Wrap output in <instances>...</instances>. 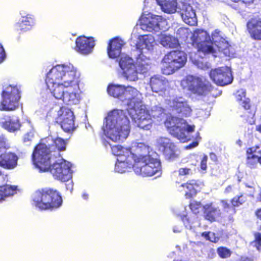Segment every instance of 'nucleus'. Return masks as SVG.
<instances>
[{
    "label": "nucleus",
    "instance_id": "2f4dec72",
    "mask_svg": "<svg viewBox=\"0 0 261 261\" xmlns=\"http://www.w3.org/2000/svg\"><path fill=\"white\" fill-rule=\"evenodd\" d=\"M151 118V116L149 113V110H147L145 108H142V106L140 109L136 111V116L133 118L136 123L142 120H144L146 119H149Z\"/></svg>",
    "mask_w": 261,
    "mask_h": 261
},
{
    "label": "nucleus",
    "instance_id": "c85d7f7f",
    "mask_svg": "<svg viewBox=\"0 0 261 261\" xmlns=\"http://www.w3.org/2000/svg\"><path fill=\"white\" fill-rule=\"evenodd\" d=\"M20 123L18 118L11 116H7L2 122V126L5 129L10 132H14L20 127Z\"/></svg>",
    "mask_w": 261,
    "mask_h": 261
},
{
    "label": "nucleus",
    "instance_id": "f257e3e1",
    "mask_svg": "<svg viewBox=\"0 0 261 261\" xmlns=\"http://www.w3.org/2000/svg\"><path fill=\"white\" fill-rule=\"evenodd\" d=\"M51 150L45 144L39 143L32 153L33 164L40 171H49L54 178L61 182H66L72 178L71 165L65 160L51 165Z\"/></svg>",
    "mask_w": 261,
    "mask_h": 261
},
{
    "label": "nucleus",
    "instance_id": "de8ad7c7",
    "mask_svg": "<svg viewBox=\"0 0 261 261\" xmlns=\"http://www.w3.org/2000/svg\"><path fill=\"white\" fill-rule=\"evenodd\" d=\"M25 23H27L28 26L32 28L35 24L34 16L30 14H28L26 16L22 17V19Z\"/></svg>",
    "mask_w": 261,
    "mask_h": 261
},
{
    "label": "nucleus",
    "instance_id": "f3484780",
    "mask_svg": "<svg viewBox=\"0 0 261 261\" xmlns=\"http://www.w3.org/2000/svg\"><path fill=\"white\" fill-rule=\"evenodd\" d=\"M94 46V40L93 37L81 36L76 39L75 49L81 54L88 55L92 51Z\"/></svg>",
    "mask_w": 261,
    "mask_h": 261
},
{
    "label": "nucleus",
    "instance_id": "5701e85b",
    "mask_svg": "<svg viewBox=\"0 0 261 261\" xmlns=\"http://www.w3.org/2000/svg\"><path fill=\"white\" fill-rule=\"evenodd\" d=\"M124 44L123 40L118 37L111 39L107 46V53L109 57L113 59L119 57Z\"/></svg>",
    "mask_w": 261,
    "mask_h": 261
},
{
    "label": "nucleus",
    "instance_id": "20e7f679",
    "mask_svg": "<svg viewBox=\"0 0 261 261\" xmlns=\"http://www.w3.org/2000/svg\"><path fill=\"white\" fill-rule=\"evenodd\" d=\"M33 204L41 210H53L62 204L60 192L51 188H43L36 190L32 196Z\"/></svg>",
    "mask_w": 261,
    "mask_h": 261
},
{
    "label": "nucleus",
    "instance_id": "9b49d317",
    "mask_svg": "<svg viewBox=\"0 0 261 261\" xmlns=\"http://www.w3.org/2000/svg\"><path fill=\"white\" fill-rule=\"evenodd\" d=\"M166 20L159 15H142L139 19L141 29L148 32L164 31L166 29Z\"/></svg>",
    "mask_w": 261,
    "mask_h": 261
},
{
    "label": "nucleus",
    "instance_id": "0e129e2a",
    "mask_svg": "<svg viewBox=\"0 0 261 261\" xmlns=\"http://www.w3.org/2000/svg\"><path fill=\"white\" fill-rule=\"evenodd\" d=\"M233 189V187L232 185L227 186L224 190V193L226 194H228L232 192Z\"/></svg>",
    "mask_w": 261,
    "mask_h": 261
},
{
    "label": "nucleus",
    "instance_id": "ea45409f",
    "mask_svg": "<svg viewBox=\"0 0 261 261\" xmlns=\"http://www.w3.org/2000/svg\"><path fill=\"white\" fill-rule=\"evenodd\" d=\"M259 155L246 156V165L251 169L255 168L259 163Z\"/></svg>",
    "mask_w": 261,
    "mask_h": 261
},
{
    "label": "nucleus",
    "instance_id": "1a4fd4ad",
    "mask_svg": "<svg viewBox=\"0 0 261 261\" xmlns=\"http://www.w3.org/2000/svg\"><path fill=\"white\" fill-rule=\"evenodd\" d=\"M189 91L198 96H206L213 91L214 87L209 82L205 83L200 77L188 75L184 80Z\"/></svg>",
    "mask_w": 261,
    "mask_h": 261
},
{
    "label": "nucleus",
    "instance_id": "7ed1b4c3",
    "mask_svg": "<svg viewBox=\"0 0 261 261\" xmlns=\"http://www.w3.org/2000/svg\"><path fill=\"white\" fill-rule=\"evenodd\" d=\"M79 76L72 65H57L46 74L45 83H63L66 87L77 86Z\"/></svg>",
    "mask_w": 261,
    "mask_h": 261
},
{
    "label": "nucleus",
    "instance_id": "e2e57ef3",
    "mask_svg": "<svg viewBox=\"0 0 261 261\" xmlns=\"http://www.w3.org/2000/svg\"><path fill=\"white\" fill-rule=\"evenodd\" d=\"M184 129L185 130V131L186 130L187 132H188L189 133H191V132H193L194 131L195 126L187 125L186 128L185 129Z\"/></svg>",
    "mask_w": 261,
    "mask_h": 261
},
{
    "label": "nucleus",
    "instance_id": "72a5a7b5",
    "mask_svg": "<svg viewBox=\"0 0 261 261\" xmlns=\"http://www.w3.org/2000/svg\"><path fill=\"white\" fill-rule=\"evenodd\" d=\"M123 75L128 81H137L138 79V71L135 65L123 72Z\"/></svg>",
    "mask_w": 261,
    "mask_h": 261
},
{
    "label": "nucleus",
    "instance_id": "393cba45",
    "mask_svg": "<svg viewBox=\"0 0 261 261\" xmlns=\"http://www.w3.org/2000/svg\"><path fill=\"white\" fill-rule=\"evenodd\" d=\"M255 108L252 105L249 98H245L243 101L239 105L238 113L241 117H244L246 119L252 118L255 114Z\"/></svg>",
    "mask_w": 261,
    "mask_h": 261
},
{
    "label": "nucleus",
    "instance_id": "3c124183",
    "mask_svg": "<svg viewBox=\"0 0 261 261\" xmlns=\"http://www.w3.org/2000/svg\"><path fill=\"white\" fill-rule=\"evenodd\" d=\"M220 203L222 204L223 210L225 212H228L229 210L232 208V205H230L226 200H221Z\"/></svg>",
    "mask_w": 261,
    "mask_h": 261
},
{
    "label": "nucleus",
    "instance_id": "5fc2aeb1",
    "mask_svg": "<svg viewBox=\"0 0 261 261\" xmlns=\"http://www.w3.org/2000/svg\"><path fill=\"white\" fill-rule=\"evenodd\" d=\"M231 1L235 3L241 2L242 4H245L246 6H250L252 4L255 0H231Z\"/></svg>",
    "mask_w": 261,
    "mask_h": 261
},
{
    "label": "nucleus",
    "instance_id": "338daca9",
    "mask_svg": "<svg viewBox=\"0 0 261 261\" xmlns=\"http://www.w3.org/2000/svg\"><path fill=\"white\" fill-rule=\"evenodd\" d=\"M82 197L85 200H88V199L89 198V194L86 192H84L82 194Z\"/></svg>",
    "mask_w": 261,
    "mask_h": 261
},
{
    "label": "nucleus",
    "instance_id": "e433bc0d",
    "mask_svg": "<svg viewBox=\"0 0 261 261\" xmlns=\"http://www.w3.org/2000/svg\"><path fill=\"white\" fill-rule=\"evenodd\" d=\"M162 44L164 46H167L170 48H177L179 46V43L177 39L173 37L166 36L162 40Z\"/></svg>",
    "mask_w": 261,
    "mask_h": 261
},
{
    "label": "nucleus",
    "instance_id": "f704fd0d",
    "mask_svg": "<svg viewBox=\"0 0 261 261\" xmlns=\"http://www.w3.org/2000/svg\"><path fill=\"white\" fill-rule=\"evenodd\" d=\"M246 201V198L241 194L239 195H237L230 199V203L232 205L233 214L236 213L235 207H239L243 205Z\"/></svg>",
    "mask_w": 261,
    "mask_h": 261
},
{
    "label": "nucleus",
    "instance_id": "bf43d9fd",
    "mask_svg": "<svg viewBox=\"0 0 261 261\" xmlns=\"http://www.w3.org/2000/svg\"><path fill=\"white\" fill-rule=\"evenodd\" d=\"M211 231H204L201 233V236L203 237L205 240L208 241L210 240V236L211 235Z\"/></svg>",
    "mask_w": 261,
    "mask_h": 261
},
{
    "label": "nucleus",
    "instance_id": "ddd939ff",
    "mask_svg": "<svg viewBox=\"0 0 261 261\" xmlns=\"http://www.w3.org/2000/svg\"><path fill=\"white\" fill-rule=\"evenodd\" d=\"M182 119L176 117L169 116L165 121V125L168 130L173 136L181 141L185 142L188 140L185 130L180 126Z\"/></svg>",
    "mask_w": 261,
    "mask_h": 261
},
{
    "label": "nucleus",
    "instance_id": "4c0bfd02",
    "mask_svg": "<svg viewBox=\"0 0 261 261\" xmlns=\"http://www.w3.org/2000/svg\"><path fill=\"white\" fill-rule=\"evenodd\" d=\"M53 146L59 151H64L66 149V142L64 139L57 137L54 140Z\"/></svg>",
    "mask_w": 261,
    "mask_h": 261
},
{
    "label": "nucleus",
    "instance_id": "774afa93",
    "mask_svg": "<svg viewBox=\"0 0 261 261\" xmlns=\"http://www.w3.org/2000/svg\"><path fill=\"white\" fill-rule=\"evenodd\" d=\"M256 130L261 133V124L256 126Z\"/></svg>",
    "mask_w": 261,
    "mask_h": 261
},
{
    "label": "nucleus",
    "instance_id": "a19ab883",
    "mask_svg": "<svg viewBox=\"0 0 261 261\" xmlns=\"http://www.w3.org/2000/svg\"><path fill=\"white\" fill-rule=\"evenodd\" d=\"M136 123L137 124V126L141 129L148 130L152 128L153 121L151 118H150L149 119H146L144 120L139 121Z\"/></svg>",
    "mask_w": 261,
    "mask_h": 261
},
{
    "label": "nucleus",
    "instance_id": "c9c22d12",
    "mask_svg": "<svg viewBox=\"0 0 261 261\" xmlns=\"http://www.w3.org/2000/svg\"><path fill=\"white\" fill-rule=\"evenodd\" d=\"M119 65L120 67L123 70V72L126 69L132 67L135 65L133 63V60L126 56H121L119 61Z\"/></svg>",
    "mask_w": 261,
    "mask_h": 261
},
{
    "label": "nucleus",
    "instance_id": "f8f14e48",
    "mask_svg": "<svg viewBox=\"0 0 261 261\" xmlns=\"http://www.w3.org/2000/svg\"><path fill=\"white\" fill-rule=\"evenodd\" d=\"M209 75L214 83L221 86L230 84L233 81L231 69L227 66L212 69Z\"/></svg>",
    "mask_w": 261,
    "mask_h": 261
},
{
    "label": "nucleus",
    "instance_id": "423d86ee",
    "mask_svg": "<svg viewBox=\"0 0 261 261\" xmlns=\"http://www.w3.org/2000/svg\"><path fill=\"white\" fill-rule=\"evenodd\" d=\"M20 94V87L17 85H9L4 87L1 93L0 110L12 111L17 109L21 98Z\"/></svg>",
    "mask_w": 261,
    "mask_h": 261
},
{
    "label": "nucleus",
    "instance_id": "cd10ccee",
    "mask_svg": "<svg viewBox=\"0 0 261 261\" xmlns=\"http://www.w3.org/2000/svg\"><path fill=\"white\" fill-rule=\"evenodd\" d=\"M154 43V37L151 35H144L140 36L136 44V48L142 53L143 48L148 50L152 49Z\"/></svg>",
    "mask_w": 261,
    "mask_h": 261
},
{
    "label": "nucleus",
    "instance_id": "0eeeda50",
    "mask_svg": "<svg viewBox=\"0 0 261 261\" xmlns=\"http://www.w3.org/2000/svg\"><path fill=\"white\" fill-rule=\"evenodd\" d=\"M187 60V56L184 51L179 50L170 51L162 59L164 71L168 74H172L184 67Z\"/></svg>",
    "mask_w": 261,
    "mask_h": 261
},
{
    "label": "nucleus",
    "instance_id": "13d9d810",
    "mask_svg": "<svg viewBox=\"0 0 261 261\" xmlns=\"http://www.w3.org/2000/svg\"><path fill=\"white\" fill-rule=\"evenodd\" d=\"M216 256L215 250L213 248H211L207 251V256L210 258H213Z\"/></svg>",
    "mask_w": 261,
    "mask_h": 261
},
{
    "label": "nucleus",
    "instance_id": "69168bd1",
    "mask_svg": "<svg viewBox=\"0 0 261 261\" xmlns=\"http://www.w3.org/2000/svg\"><path fill=\"white\" fill-rule=\"evenodd\" d=\"M210 158L212 160H213L214 162L217 161V157L215 153L214 152H211L210 153Z\"/></svg>",
    "mask_w": 261,
    "mask_h": 261
},
{
    "label": "nucleus",
    "instance_id": "b1692460",
    "mask_svg": "<svg viewBox=\"0 0 261 261\" xmlns=\"http://www.w3.org/2000/svg\"><path fill=\"white\" fill-rule=\"evenodd\" d=\"M150 86L154 92H164L169 88V82L162 76L154 75L150 79Z\"/></svg>",
    "mask_w": 261,
    "mask_h": 261
},
{
    "label": "nucleus",
    "instance_id": "f03ea898",
    "mask_svg": "<svg viewBox=\"0 0 261 261\" xmlns=\"http://www.w3.org/2000/svg\"><path fill=\"white\" fill-rule=\"evenodd\" d=\"M103 127L104 131L109 134L110 138L114 142L126 139L130 132L129 121L124 115H120L117 110L108 114Z\"/></svg>",
    "mask_w": 261,
    "mask_h": 261
},
{
    "label": "nucleus",
    "instance_id": "4d7b16f0",
    "mask_svg": "<svg viewBox=\"0 0 261 261\" xmlns=\"http://www.w3.org/2000/svg\"><path fill=\"white\" fill-rule=\"evenodd\" d=\"M246 98L245 94L244 93H242V94H238L236 96V100L239 103H241L242 101H243V99Z\"/></svg>",
    "mask_w": 261,
    "mask_h": 261
},
{
    "label": "nucleus",
    "instance_id": "bb28decb",
    "mask_svg": "<svg viewBox=\"0 0 261 261\" xmlns=\"http://www.w3.org/2000/svg\"><path fill=\"white\" fill-rule=\"evenodd\" d=\"M172 110L182 116H189L192 112L190 107L186 100H181V98H176L172 100Z\"/></svg>",
    "mask_w": 261,
    "mask_h": 261
},
{
    "label": "nucleus",
    "instance_id": "7c9ffc66",
    "mask_svg": "<svg viewBox=\"0 0 261 261\" xmlns=\"http://www.w3.org/2000/svg\"><path fill=\"white\" fill-rule=\"evenodd\" d=\"M79 89V87L73 89H67L64 96V99L62 101L64 103L70 105L79 103L80 102L79 95L76 92V91Z\"/></svg>",
    "mask_w": 261,
    "mask_h": 261
},
{
    "label": "nucleus",
    "instance_id": "4468645a",
    "mask_svg": "<svg viewBox=\"0 0 261 261\" xmlns=\"http://www.w3.org/2000/svg\"><path fill=\"white\" fill-rule=\"evenodd\" d=\"M111 150L112 153L116 156L125 157L124 159L116 164L115 168L118 172H124L125 169L122 168L123 166L125 165V163L128 164L130 162L129 158L133 159L136 154L132 152L130 148H124L119 145L112 146Z\"/></svg>",
    "mask_w": 261,
    "mask_h": 261
},
{
    "label": "nucleus",
    "instance_id": "6ab92c4d",
    "mask_svg": "<svg viewBox=\"0 0 261 261\" xmlns=\"http://www.w3.org/2000/svg\"><path fill=\"white\" fill-rule=\"evenodd\" d=\"M47 89L49 91L51 95L57 100L64 99V96L66 93V90L73 89L79 87V83L77 86L66 87L63 83H45Z\"/></svg>",
    "mask_w": 261,
    "mask_h": 261
},
{
    "label": "nucleus",
    "instance_id": "49530a36",
    "mask_svg": "<svg viewBox=\"0 0 261 261\" xmlns=\"http://www.w3.org/2000/svg\"><path fill=\"white\" fill-rule=\"evenodd\" d=\"M202 206L203 205H202L200 202H197L196 201L191 202L189 204L190 210L195 214L199 213L200 208H202Z\"/></svg>",
    "mask_w": 261,
    "mask_h": 261
},
{
    "label": "nucleus",
    "instance_id": "6e6d98bb",
    "mask_svg": "<svg viewBox=\"0 0 261 261\" xmlns=\"http://www.w3.org/2000/svg\"><path fill=\"white\" fill-rule=\"evenodd\" d=\"M33 137V134L31 133H28L24 135L23 138V142H28L31 141Z\"/></svg>",
    "mask_w": 261,
    "mask_h": 261
},
{
    "label": "nucleus",
    "instance_id": "c03bdc74",
    "mask_svg": "<svg viewBox=\"0 0 261 261\" xmlns=\"http://www.w3.org/2000/svg\"><path fill=\"white\" fill-rule=\"evenodd\" d=\"M15 28L16 31L19 32V33L27 32L31 29V27L28 26L27 23H25L22 20L17 22L15 24Z\"/></svg>",
    "mask_w": 261,
    "mask_h": 261
},
{
    "label": "nucleus",
    "instance_id": "8fccbe9b",
    "mask_svg": "<svg viewBox=\"0 0 261 261\" xmlns=\"http://www.w3.org/2000/svg\"><path fill=\"white\" fill-rule=\"evenodd\" d=\"M207 156L205 154L203 155L202 156L200 164V167L202 171H204V172H206L207 169Z\"/></svg>",
    "mask_w": 261,
    "mask_h": 261
},
{
    "label": "nucleus",
    "instance_id": "a18cd8bd",
    "mask_svg": "<svg viewBox=\"0 0 261 261\" xmlns=\"http://www.w3.org/2000/svg\"><path fill=\"white\" fill-rule=\"evenodd\" d=\"M259 156L261 155V150L259 149V146L255 145L248 148L246 149V156H251L252 155H257Z\"/></svg>",
    "mask_w": 261,
    "mask_h": 261
},
{
    "label": "nucleus",
    "instance_id": "6e6552de",
    "mask_svg": "<svg viewBox=\"0 0 261 261\" xmlns=\"http://www.w3.org/2000/svg\"><path fill=\"white\" fill-rule=\"evenodd\" d=\"M108 94L117 98L122 101H127V104L135 100L139 94V91L131 86L125 87L120 85L109 84L107 87Z\"/></svg>",
    "mask_w": 261,
    "mask_h": 261
},
{
    "label": "nucleus",
    "instance_id": "2eb2a0df",
    "mask_svg": "<svg viewBox=\"0 0 261 261\" xmlns=\"http://www.w3.org/2000/svg\"><path fill=\"white\" fill-rule=\"evenodd\" d=\"M203 31L200 30H197L194 31L191 37L192 45L197 48L198 52L202 53L204 55L215 54L216 50L212 45L210 44L207 41L200 40L199 35Z\"/></svg>",
    "mask_w": 261,
    "mask_h": 261
},
{
    "label": "nucleus",
    "instance_id": "58836bf2",
    "mask_svg": "<svg viewBox=\"0 0 261 261\" xmlns=\"http://www.w3.org/2000/svg\"><path fill=\"white\" fill-rule=\"evenodd\" d=\"M217 252L219 256L223 259L229 258L232 254V251L224 246H220L217 248Z\"/></svg>",
    "mask_w": 261,
    "mask_h": 261
},
{
    "label": "nucleus",
    "instance_id": "a878e982",
    "mask_svg": "<svg viewBox=\"0 0 261 261\" xmlns=\"http://www.w3.org/2000/svg\"><path fill=\"white\" fill-rule=\"evenodd\" d=\"M181 187L185 192L186 199H191L195 196L200 190V185L198 180L191 179L181 184Z\"/></svg>",
    "mask_w": 261,
    "mask_h": 261
},
{
    "label": "nucleus",
    "instance_id": "9d476101",
    "mask_svg": "<svg viewBox=\"0 0 261 261\" xmlns=\"http://www.w3.org/2000/svg\"><path fill=\"white\" fill-rule=\"evenodd\" d=\"M75 119L73 112L70 109L61 107L57 112L56 122L64 132L72 135L77 127Z\"/></svg>",
    "mask_w": 261,
    "mask_h": 261
},
{
    "label": "nucleus",
    "instance_id": "39448f33",
    "mask_svg": "<svg viewBox=\"0 0 261 261\" xmlns=\"http://www.w3.org/2000/svg\"><path fill=\"white\" fill-rule=\"evenodd\" d=\"M133 168L135 172L143 176L150 177L161 173L160 161L149 154L134 155Z\"/></svg>",
    "mask_w": 261,
    "mask_h": 261
},
{
    "label": "nucleus",
    "instance_id": "473e14b6",
    "mask_svg": "<svg viewBox=\"0 0 261 261\" xmlns=\"http://www.w3.org/2000/svg\"><path fill=\"white\" fill-rule=\"evenodd\" d=\"M156 1L165 12L170 13L175 10L174 4L176 0H156Z\"/></svg>",
    "mask_w": 261,
    "mask_h": 261
},
{
    "label": "nucleus",
    "instance_id": "412c9836",
    "mask_svg": "<svg viewBox=\"0 0 261 261\" xmlns=\"http://www.w3.org/2000/svg\"><path fill=\"white\" fill-rule=\"evenodd\" d=\"M202 211L204 219L211 223L217 221L221 216V210L215 207L213 202L203 205Z\"/></svg>",
    "mask_w": 261,
    "mask_h": 261
},
{
    "label": "nucleus",
    "instance_id": "052dcab7",
    "mask_svg": "<svg viewBox=\"0 0 261 261\" xmlns=\"http://www.w3.org/2000/svg\"><path fill=\"white\" fill-rule=\"evenodd\" d=\"M198 145V143L197 141L193 142L190 143L189 145L186 147V149H191L194 147H197Z\"/></svg>",
    "mask_w": 261,
    "mask_h": 261
},
{
    "label": "nucleus",
    "instance_id": "4be33fe9",
    "mask_svg": "<svg viewBox=\"0 0 261 261\" xmlns=\"http://www.w3.org/2000/svg\"><path fill=\"white\" fill-rule=\"evenodd\" d=\"M18 156L12 152H4L0 154V166L4 169L10 170L17 165Z\"/></svg>",
    "mask_w": 261,
    "mask_h": 261
},
{
    "label": "nucleus",
    "instance_id": "a211bd4d",
    "mask_svg": "<svg viewBox=\"0 0 261 261\" xmlns=\"http://www.w3.org/2000/svg\"><path fill=\"white\" fill-rule=\"evenodd\" d=\"M247 30L251 39L261 41V18L254 17L246 23Z\"/></svg>",
    "mask_w": 261,
    "mask_h": 261
},
{
    "label": "nucleus",
    "instance_id": "09e8293b",
    "mask_svg": "<svg viewBox=\"0 0 261 261\" xmlns=\"http://www.w3.org/2000/svg\"><path fill=\"white\" fill-rule=\"evenodd\" d=\"M178 173L179 176H188L192 173V170L187 167L180 168Z\"/></svg>",
    "mask_w": 261,
    "mask_h": 261
},
{
    "label": "nucleus",
    "instance_id": "aec40b11",
    "mask_svg": "<svg viewBox=\"0 0 261 261\" xmlns=\"http://www.w3.org/2000/svg\"><path fill=\"white\" fill-rule=\"evenodd\" d=\"M160 149L163 152L165 158L168 161H173L177 158L176 146L169 139L164 138L160 143Z\"/></svg>",
    "mask_w": 261,
    "mask_h": 261
},
{
    "label": "nucleus",
    "instance_id": "79ce46f5",
    "mask_svg": "<svg viewBox=\"0 0 261 261\" xmlns=\"http://www.w3.org/2000/svg\"><path fill=\"white\" fill-rule=\"evenodd\" d=\"M253 236L254 240L250 244H253V246L259 251L261 250V232H255Z\"/></svg>",
    "mask_w": 261,
    "mask_h": 261
},
{
    "label": "nucleus",
    "instance_id": "c756f323",
    "mask_svg": "<svg viewBox=\"0 0 261 261\" xmlns=\"http://www.w3.org/2000/svg\"><path fill=\"white\" fill-rule=\"evenodd\" d=\"M17 187L5 184L0 186V202L17 193Z\"/></svg>",
    "mask_w": 261,
    "mask_h": 261
},
{
    "label": "nucleus",
    "instance_id": "dca6fc26",
    "mask_svg": "<svg viewBox=\"0 0 261 261\" xmlns=\"http://www.w3.org/2000/svg\"><path fill=\"white\" fill-rule=\"evenodd\" d=\"M178 8L181 16L186 23L191 26L197 24L195 11L191 5L182 2L179 5Z\"/></svg>",
    "mask_w": 261,
    "mask_h": 261
},
{
    "label": "nucleus",
    "instance_id": "37998d69",
    "mask_svg": "<svg viewBox=\"0 0 261 261\" xmlns=\"http://www.w3.org/2000/svg\"><path fill=\"white\" fill-rule=\"evenodd\" d=\"M136 151L138 154V155L142 154L141 153L142 152L149 154V146L144 143L139 142L137 143Z\"/></svg>",
    "mask_w": 261,
    "mask_h": 261
},
{
    "label": "nucleus",
    "instance_id": "864d4df0",
    "mask_svg": "<svg viewBox=\"0 0 261 261\" xmlns=\"http://www.w3.org/2000/svg\"><path fill=\"white\" fill-rule=\"evenodd\" d=\"M6 58V54L4 50V48L0 43V63L3 62Z\"/></svg>",
    "mask_w": 261,
    "mask_h": 261
},
{
    "label": "nucleus",
    "instance_id": "680f3d73",
    "mask_svg": "<svg viewBox=\"0 0 261 261\" xmlns=\"http://www.w3.org/2000/svg\"><path fill=\"white\" fill-rule=\"evenodd\" d=\"M255 215L258 220L261 221V208L256 209L255 212Z\"/></svg>",
    "mask_w": 261,
    "mask_h": 261
},
{
    "label": "nucleus",
    "instance_id": "603ef678",
    "mask_svg": "<svg viewBox=\"0 0 261 261\" xmlns=\"http://www.w3.org/2000/svg\"><path fill=\"white\" fill-rule=\"evenodd\" d=\"M219 237L217 236L215 233L211 232L208 241L212 243H217L219 242Z\"/></svg>",
    "mask_w": 261,
    "mask_h": 261
}]
</instances>
